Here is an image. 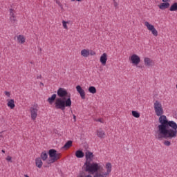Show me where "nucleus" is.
Segmentation results:
<instances>
[{"mask_svg":"<svg viewBox=\"0 0 177 177\" xmlns=\"http://www.w3.org/2000/svg\"><path fill=\"white\" fill-rule=\"evenodd\" d=\"M96 133L97 136L100 138V139H104V138H106V133L102 129L97 130Z\"/></svg>","mask_w":177,"mask_h":177,"instance_id":"9","label":"nucleus"},{"mask_svg":"<svg viewBox=\"0 0 177 177\" xmlns=\"http://www.w3.org/2000/svg\"><path fill=\"white\" fill-rule=\"evenodd\" d=\"M88 92H90V93H93V94L96 93V88L95 86H90L88 88Z\"/></svg>","mask_w":177,"mask_h":177,"instance_id":"25","label":"nucleus"},{"mask_svg":"<svg viewBox=\"0 0 177 177\" xmlns=\"http://www.w3.org/2000/svg\"><path fill=\"white\" fill-rule=\"evenodd\" d=\"M111 163L108 162L106 164V172H104L105 174H106V175L109 176L110 175V174L111 173Z\"/></svg>","mask_w":177,"mask_h":177,"instance_id":"14","label":"nucleus"},{"mask_svg":"<svg viewBox=\"0 0 177 177\" xmlns=\"http://www.w3.org/2000/svg\"><path fill=\"white\" fill-rule=\"evenodd\" d=\"M41 158L43 161H46V160H48V153L46 151H44L41 153Z\"/></svg>","mask_w":177,"mask_h":177,"instance_id":"21","label":"nucleus"},{"mask_svg":"<svg viewBox=\"0 0 177 177\" xmlns=\"http://www.w3.org/2000/svg\"><path fill=\"white\" fill-rule=\"evenodd\" d=\"M145 26H147V28L151 31V30H153L154 28V26L150 24L148 21L145 22Z\"/></svg>","mask_w":177,"mask_h":177,"instance_id":"24","label":"nucleus"},{"mask_svg":"<svg viewBox=\"0 0 177 177\" xmlns=\"http://www.w3.org/2000/svg\"><path fill=\"white\" fill-rule=\"evenodd\" d=\"M8 106L10 109H15V100H8Z\"/></svg>","mask_w":177,"mask_h":177,"instance_id":"19","label":"nucleus"},{"mask_svg":"<svg viewBox=\"0 0 177 177\" xmlns=\"http://www.w3.org/2000/svg\"><path fill=\"white\" fill-rule=\"evenodd\" d=\"M100 63L102 64V66H105L106 63L107 62V54L106 53H103L100 59Z\"/></svg>","mask_w":177,"mask_h":177,"instance_id":"12","label":"nucleus"},{"mask_svg":"<svg viewBox=\"0 0 177 177\" xmlns=\"http://www.w3.org/2000/svg\"><path fill=\"white\" fill-rule=\"evenodd\" d=\"M162 2H165V3H167L168 2V1H169V0H162Z\"/></svg>","mask_w":177,"mask_h":177,"instance_id":"38","label":"nucleus"},{"mask_svg":"<svg viewBox=\"0 0 177 177\" xmlns=\"http://www.w3.org/2000/svg\"><path fill=\"white\" fill-rule=\"evenodd\" d=\"M73 118H74V120L75 121V118H76L75 115H73Z\"/></svg>","mask_w":177,"mask_h":177,"instance_id":"39","label":"nucleus"},{"mask_svg":"<svg viewBox=\"0 0 177 177\" xmlns=\"http://www.w3.org/2000/svg\"><path fill=\"white\" fill-rule=\"evenodd\" d=\"M86 162L82 167L83 171L85 172H88L89 174H95V172H97L99 169H100V166L99 164L96 162H92L93 161V153L87 151L85 153Z\"/></svg>","mask_w":177,"mask_h":177,"instance_id":"2","label":"nucleus"},{"mask_svg":"<svg viewBox=\"0 0 177 177\" xmlns=\"http://www.w3.org/2000/svg\"><path fill=\"white\" fill-rule=\"evenodd\" d=\"M73 146V141L68 140L63 147V149H70Z\"/></svg>","mask_w":177,"mask_h":177,"instance_id":"22","label":"nucleus"},{"mask_svg":"<svg viewBox=\"0 0 177 177\" xmlns=\"http://www.w3.org/2000/svg\"><path fill=\"white\" fill-rule=\"evenodd\" d=\"M62 26L64 27V28H65L66 30H67L68 27H67V21H62Z\"/></svg>","mask_w":177,"mask_h":177,"instance_id":"30","label":"nucleus"},{"mask_svg":"<svg viewBox=\"0 0 177 177\" xmlns=\"http://www.w3.org/2000/svg\"><path fill=\"white\" fill-rule=\"evenodd\" d=\"M80 176H81V177H84V174H80Z\"/></svg>","mask_w":177,"mask_h":177,"instance_id":"40","label":"nucleus"},{"mask_svg":"<svg viewBox=\"0 0 177 177\" xmlns=\"http://www.w3.org/2000/svg\"><path fill=\"white\" fill-rule=\"evenodd\" d=\"M38 78H41V75L38 76V77H37V79H38Z\"/></svg>","mask_w":177,"mask_h":177,"instance_id":"42","label":"nucleus"},{"mask_svg":"<svg viewBox=\"0 0 177 177\" xmlns=\"http://www.w3.org/2000/svg\"><path fill=\"white\" fill-rule=\"evenodd\" d=\"M4 93H5L6 96H8V97H10V92L5 91Z\"/></svg>","mask_w":177,"mask_h":177,"instance_id":"33","label":"nucleus"},{"mask_svg":"<svg viewBox=\"0 0 177 177\" xmlns=\"http://www.w3.org/2000/svg\"><path fill=\"white\" fill-rule=\"evenodd\" d=\"M132 115H133V117H135L136 118H139V117H140V113H139L136 111H132Z\"/></svg>","mask_w":177,"mask_h":177,"instance_id":"26","label":"nucleus"},{"mask_svg":"<svg viewBox=\"0 0 177 177\" xmlns=\"http://www.w3.org/2000/svg\"><path fill=\"white\" fill-rule=\"evenodd\" d=\"M84 156H85V153H84L81 150L76 151L75 156L77 157V158H84Z\"/></svg>","mask_w":177,"mask_h":177,"instance_id":"15","label":"nucleus"},{"mask_svg":"<svg viewBox=\"0 0 177 177\" xmlns=\"http://www.w3.org/2000/svg\"><path fill=\"white\" fill-rule=\"evenodd\" d=\"M31 119L35 120L38 117V108L37 106H33L30 109Z\"/></svg>","mask_w":177,"mask_h":177,"instance_id":"6","label":"nucleus"},{"mask_svg":"<svg viewBox=\"0 0 177 177\" xmlns=\"http://www.w3.org/2000/svg\"><path fill=\"white\" fill-rule=\"evenodd\" d=\"M169 10H170V12H176V10H177V3H173L170 7Z\"/></svg>","mask_w":177,"mask_h":177,"instance_id":"23","label":"nucleus"},{"mask_svg":"<svg viewBox=\"0 0 177 177\" xmlns=\"http://www.w3.org/2000/svg\"><path fill=\"white\" fill-rule=\"evenodd\" d=\"M56 97H57L56 94H53L50 97L48 98L47 102H48L50 104H52V103H53L55 100H56Z\"/></svg>","mask_w":177,"mask_h":177,"instance_id":"17","label":"nucleus"},{"mask_svg":"<svg viewBox=\"0 0 177 177\" xmlns=\"http://www.w3.org/2000/svg\"><path fill=\"white\" fill-rule=\"evenodd\" d=\"M48 156L50 159L48 160V164H53L60 158V153H57L56 149H52L48 151Z\"/></svg>","mask_w":177,"mask_h":177,"instance_id":"4","label":"nucleus"},{"mask_svg":"<svg viewBox=\"0 0 177 177\" xmlns=\"http://www.w3.org/2000/svg\"><path fill=\"white\" fill-rule=\"evenodd\" d=\"M81 55L83 57H88L89 56V50L84 49L81 51Z\"/></svg>","mask_w":177,"mask_h":177,"instance_id":"20","label":"nucleus"},{"mask_svg":"<svg viewBox=\"0 0 177 177\" xmlns=\"http://www.w3.org/2000/svg\"><path fill=\"white\" fill-rule=\"evenodd\" d=\"M104 169H103V168H102L100 170H97V171H95L94 174V176L93 177H108L109 176L104 173Z\"/></svg>","mask_w":177,"mask_h":177,"instance_id":"8","label":"nucleus"},{"mask_svg":"<svg viewBox=\"0 0 177 177\" xmlns=\"http://www.w3.org/2000/svg\"><path fill=\"white\" fill-rule=\"evenodd\" d=\"M169 6V3H162L158 6V8H160L161 10H164L165 9H168Z\"/></svg>","mask_w":177,"mask_h":177,"instance_id":"13","label":"nucleus"},{"mask_svg":"<svg viewBox=\"0 0 177 177\" xmlns=\"http://www.w3.org/2000/svg\"><path fill=\"white\" fill-rule=\"evenodd\" d=\"M54 104L57 110L64 111L66 107H71V97L68 95L67 99L66 97L56 98Z\"/></svg>","mask_w":177,"mask_h":177,"instance_id":"3","label":"nucleus"},{"mask_svg":"<svg viewBox=\"0 0 177 177\" xmlns=\"http://www.w3.org/2000/svg\"><path fill=\"white\" fill-rule=\"evenodd\" d=\"M163 143L165 146H171V141L165 140Z\"/></svg>","mask_w":177,"mask_h":177,"instance_id":"31","label":"nucleus"},{"mask_svg":"<svg viewBox=\"0 0 177 177\" xmlns=\"http://www.w3.org/2000/svg\"><path fill=\"white\" fill-rule=\"evenodd\" d=\"M1 151H2V153H5V150H2Z\"/></svg>","mask_w":177,"mask_h":177,"instance_id":"43","label":"nucleus"},{"mask_svg":"<svg viewBox=\"0 0 177 177\" xmlns=\"http://www.w3.org/2000/svg\"><path fill=\"white\" fill-rule=\"evenodd\" d=\"M89 55H91V56H95V55H96V53H95V51L93 50H90Z\"/></svg>","mask_w":177,"mask_h":177,"instance_id":"32","label":"nucleus"},{"mask_svg":"<svg viewBox=\"0 0 177 177\" xmlns=\"http://www.w3.org/2000/svg\"><path fill=\"white\" fill-rule=\"evenodd\" d=\"M41 85H44V83H41Z\"/></svg>","mask_w":177,"mask_h":177,"instance_id":"45","label":"nucleus"},{"mask_svg":"<svg viewBox=\"0 0 177 177\" xmlns=\"http://www.w3.org/2000/svg\"><path fill=\"white\" fill-rule=\"evenodd\" d=\"M130 60L131 61V63L133 64H135V66H138L139 63H140V57L138 56V55L133 54L131 57Z\"/></svg>","mask_w":177,"mask_h":177,"instance_id":"7","label":"nucleus"},{"mask_svg":"<svg viewBox=\"0 0 177 177\" xmlns=\"http://www.w3.org/2000/svg\"><path fill=\"white\" fill-rule=\"evenodd\" d=\"M10 20L12 24H15L17 21L16 17H10Z\"/></svg>","mask_w":177,"mask_h":177,"instance_id":"28","label":"nucleus"},{"mask_svg":"<svg viewBox=\"0 0 177 177\" xmlns=\"http://www.w3.org/2000/svg\"><path fill=\"white\" fill-rule=\"evenodd\" d=\"M56 3L57 4V5H60V1H59V0H56Z\"/></svg>","mask_w":177,"mask_h":177,"instance_id":"37","label":"nucleus"},{"mask_svg":"<svg viewBox=\"0 0 177 177\" xmlns=\"http://www.w3.org/2000/svg\"><path fill=\"white\" fill-rule=\"evenodd\" d=\"M76 89H77L78 93H80L82 99L84 100L85 99V91H84V89H82V87H81V86H77Z\"/></svg>","mask_w":177,"mask_h":177,"instance_id":"11","label":"nucleus"},{"mask_svg":"<svg viewBox=\"0 0 177 177\" xmlns=\"http://www.w3.org/2000/svg\"><path fill=\"white\" fill-rule=\"evenodd\" d=\"M15 10L10 8V17H15Z\"/></svg>","mask_w":177,"mask_h":177,"instance_id":"29","label":"nucleus"},{"mask_svg":"<svg viewBox=\"0 0 177 177\" xmlns=\"http://www.w3.org/2000/svg\"><path fill=\"white\" fill-rule=\"evenodd\" d=\"M17 41L19 44H24L26 38H24V36L19 35L17 36Z\"/></svg>","mask_w":177,"mask_h":177,"instance_id":"18","label":"nucleus"},{"mask_svg":"<svg viewBox=\"0 0 177 177\" xmlns=\"http://www.w3.org/2000/svg\"><path fill=\"white\" fill-rule=\"evenodd\" d=\"M138 67H139V68H140V66H138Z\"/></svg>","mask_w":177,"mask_h":177,"instance_id":"46","label":"nucleus"},{"mask_svg":"<svg viewBox=\"0 0 177 177\" xmlns=\"http://www.w3.org/2000/svg\"><path fill=\"white\" fill-rule=\"evenodd\" d=\"M24 176H25V177H30V176H28V175H27V174H25Z\"/></svg>","mask_w":177,"mask_h":177,"instance_id":"41","label":"nucleus"},{"mask_svg":"<svg viewBox=\"0 0 177 177\" xmlns=\"http://www.w3.org/2000/svg\"><path fill=\"white\" fill-rule=\"evenodd\" d=\"M115 1H117V0H113V2H115Z\"/></svg>","mask_w":177,"mask_h":177,"instance_id":"44","label":"nucleus"},{"mask_svg":"<svg viewBox=\"0 0 177 177\" xmlns=\"http://www.w3.org/2000/svg\"><path fill=\"white\" fill-rule=\"evenodd\" d=\"M57 96H59V97L62 99H63V97H66V96H67V97H68V96L70 95L71 96V94H68L67 90L64 88H59L57 91Z\"/></svg>","mask_w":177,"mask_h":177,"instance_id":"5","label":"nucleus"},{"mask_svg":"<svg viewBox=\"0 0 177 177\" xmlns=\"http://www.w3.org/2000/svg\"><path fill=\"white\" fill-rule=\"evenodd\" d=\"M35 164L36 167H38L39 168H42V160H41V158H37L35 159Z\"/></svg>","mask_w":177,"mask_h":177,"instance_id":"16","label":"nucleus"},{"mask_svg":"<svg viewBox=\"0 0 177 177\" xmlns=\"http://www.w3.org/2000/svg\"><path fill=\"white\" fill-rule=\"evenodd\" d=\"M153 109L160 124L158 126V131L155 136L156 139H174L177 136V124L174 121H169L164 114V109L160 101L156 100L153 104Z\"/></svg>","mask_w":177,"mask_h":177,"instance_id":"1","label":"nucleus"},{"mask_svg":"<svg viewBox=\"0 0 177 177\" xmlns=\"http://www.w3.org/2000/svg\"><path fill=\"white\" fill-rule=\"evenodd\" d=\"M113 3H114L115 8L117 9L118 8V3H117V1H113Z\"/></svg>","mask_w":177,"mask_h":177,"instance_id":"34","label":"nucleus"},{"mask_svg":"<svg viewBox=\"0 0 177 177\" xmlns=\"http://www.w3.org/2000/svg\"><path fill=\"white\" fill-rule=\"evenodd\" d=\"M6 160H7V161H12V157L8 156V157L6 158Z\"/></svg>","mask_w":177,"mask_h":177,"instance_id":"35","label":"nucleus"},{"mask_svg":"<svg viewBox=\"0 0 177 177\" xmlns=\"http://www.w3.org/2000/svg\"><path fill=\"white\" fill-rule=\"evenodd\" d=\"M153 35H154V37H157V35H158V32L157 31V30L156 29V28H153L152 30H151Z\"/></svg>","mask_w":177,"mask_h":177,"instance_id":"27","label":"nucleus"},{"mask_svg":"<svg viewBox=\"0 0 177 177\" xmlns=\"http://www.w3.org/2000/svg\"><path fill=\"white\" fill-rule=\"evenodd\" d=\"M144 63H145V65L147 66V67H151V66L154 64V62H153V60H151V59L149 57H145L144 59Z\"/></svg>","mask_w":177,"mask_h":177,"instance_id":"10","label":"nucleus"},{"mask_svg":"<svg viewBox=\"0 0 177 177\" xmlns=\"http://www.w3.org/2000/svg\"><path fill=\"white\" fill-rule=\"evenodd\" d=\"M96 121H97V122L103 123V121H102V119H101V118L96 120Z\"/></svg>","mask_w":177,"mask_h":177,"instance_id":"36","label":"nucleus"}]
</instances>
